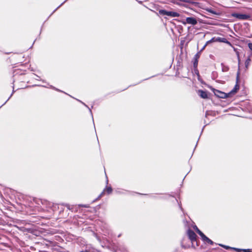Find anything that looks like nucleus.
<instances>
[{
    "label": "nucleus",
    "instance_id": "nucleus-13",
    "mask_svg": "<svg viewBox=\"0 0 252 252\" xmlns=\"http://www.w3.org/2000/svg\"><path fill=\"white\" fill-rule=\"evenodd\" d=\"M221 42L229 43V42H228L227 40L225 38H222Z\"/></svg>",
    "mask_w": 252,
    "mask_h": 252
},
{
    "label": "nucleus",
    "instance_id": "nucleus-23",
    "mask_svg": "<svg viewBox=\"0 0 252 252\" xmlns=\"http://www.w3.org/2000/svg\"><path fill=\"white\" fill-rule=\"evenodd\" d=\"M81 252H88L87 251H81Z\"/></svg>",
    "mask_w": 252,
    "mask_h": 252
},
{
    "label": "nucleus",
    "instance_id": "nucleus-2",
    "mask_svg": "<svg viewBox=\"0 0 252 252\" xmlns=\"http://www.w3.org/2000/svg\"><path fill=\"white\" fill-rule=\"evenodd\" d=\"M232 17L237 18L238 20H249L251 18V16L248 14H241L238 13H232L231 14Z\"/></svg>",
    "mask_w": 252,
    "mask_h": 252
},
{
    "label": "nucleus",
    "instance_id": "nucleus-21",
    "mask_svg": "<svg viewBox=\"0 0 252 252\" xmlns=\"http://www.w3.org/2000/svg\"><path fill=\"white\" fill-rule=\"evenodd\" d=\"M220 246H221L222 247L225 248L226 249H228L229 248V247H227V246H223V245H220Z\"/></svg>",
    "mask_w": 252,
    "mask_h": 252
},
{
    "label": "nucleus",
    "instance_id": "nucleus-18",
    "mask_svg": "<svg viewBox=\"0 0 252 252\" xmlns=\"http://www.w3.org/2000/svg\"><path fill=\"white\" fill-rule=\"evenodd\" d=\"M234 250L236 251V252H240L241 251H242V250L243 249H237V248H235Z\"/></svg>",
    "mask_w": 252,
    "mask_h": 252
},
{
    "label": "nucleus",
    "instance_id": "nucleus-7",
    "mask_svg": "<svg viewBox=\"0 0 252 252\" xmlns=\"http://www.w3.org/2000/svg\"><path fill=\"white\" fill-rule=\"evenodd\" d=\"M200 53L198 52L195 55L194 57V63H193V66L194 68H196L198 65V59L200 58Z\"/></svg>",
    "mask_w": 252,
    "mask_h": 252
},
{
    "label": "nucleus",
    "instance_id": "nucleus-15",
    "mask_svg": "<svg viewBox=\"0 0 252 252\" xmlns=\"http://www.w3.org/2000/svg\"><path fill=\"white\" fill-rule=\"evenodd\" d=\"M243 252H252L250 249H243Z\"/></svg>",
    "mask_w": 252,
    "mask_h": 252
},
{
    "label": "nucleus",
    "instance_id": "nucleus-16",
    "mask_svg": "<svg viewBox=\"0 0 252 252\" xmlns=\"http://www.w3.org/2000/svg\"><path fill=\"white\" fill-rule=\"evenodd\" d=\"M208 11L212 14H217V13L213 10L210 9V10H208Z\"/></svg>",
    "mask_w": 252,
    "mask_h": 252
},
{
    "label": "nucleus",
    "instance_id": "nucleus-10",
    "mask_svg": "<svg viewBox=\"0 0 252 252\" xmlns=\"http://www.w3.org/2000/svg\"><path fill=\"white\" fill-rule=\"evenodd\" d=\"M251 62V57H249L248 58V59L246 60V61H245V67L247 69L248 68Z\"/></svg>",
    "mask_w": 252,
    "mask_h": 252
},
{
    "label": "nucleus",
    "instance_id": "nucleus-11",
    "mask_svg": "<svg viewBox=\"0 0 252 252\" xmlns=\"http://www.w3.org/2000/svg\"><path fill=\"white\" fill-rule=\"evenodd\" d=\"M194 228L195 229L196 232L199 234V235L202 237L204 234L196 226H195Z\"/></svg>",
    "mask_w": 252,
    "mask_h": 252
},
{
    "label": "nucleus",
    "instance_id": "nucleus-3",
    "mask_svg": "<svg viewBox=\"0 0 252 252\" xmlns=\"http://www.w3.org/2000/svg\"><path fill=\"white\" fill-rule=\"evenodd\" d=\"M213 92L215 95L220 98H225L229 96V94H227L224 92L215 89H213Z\"/></svg>",
    "mask_w": 252,
    "mask_h": 252
},
{
    "label": "nucleus",
    "instance_id": "nucleus-12",
    "mask_svg": "<svg viewBox=\"0 0 252 252\" xmlns=\"http://www.w3.org/2000/svg\"><path fill=\"white\" fill-rule=\"evenodd\" d=\"M105 191H107L108 193L109 194L112 192V189L111 187H108L106 189Z\"/></svg>",
    "mask_w": 252,
    "mask_h": 252
},
{
    "label": "nucleus",
    "instance_id": "nucleus-8",
    "mask_svg": "<svg viewBox=\"0 0 252 252\" xmlns=\"http://www.w3.org/2000/svg\"><path fill=\"white\" fill-rule=\"evenodd\" d=\"M188 236H189V239L193 241V240H195L196 239V235L193 231H192L191 230H189L188 231Z\"/></svg>",
    "mask_w": 252,
    "mask_h": 252
},
{
    "label": "nucleus",
    "instance_id": "nucleus-17",
    "mask_svg": "<svg viewBox=\"0 0 252 252\" xmlns=\"http://www.w3.org/2000/svg\"><path fill=\"white\" fill-rule=\"evenodd\" d=\"M216 37H214L211 39V41H212V42H216Z\"/></svg>",
    "mask_w": 252,
    "mask_h": 252
},
{
    "label": "nucleus",
    "instance_id": "nucleus-19",
    "mask_svg": "<svg viewBox=\"0 0 252 252\" xmlns=\"http://www.w3.org/2000/svg\"><path fill=\"white\" fill-rule=\"evenodd\" d=\"M211 43H212V41H211V40H208V41L206 42V43L205 44V46H207V45H208L209 44H210Z\"/></svg>",
    "mask_w": 252,
    "mask_h": 252
},
{
    "label": "nucleus",
    "instance_id": "nucleus-6",
    "mask_svg": "<svg viewBox=\"0 0 252 252\" xmlns=\"http://www.w3.org/2000/svg\"><path fill=\"white\" fill-rule=\"evenodd\" d=\"M197 94L200 97L203 99H207L208 98V92L207 91H204L202 90H199L197 91Z\"/></svg>",
    "mask_w": 252,
    "mask_h": 252
},
{
    "label": "nucleus",
    "instance_id": "nucleus-9",
    "mask_svg": "<svg viewBox=\"0 0 252 252\" xmlns=\"http://www.w3.org/2000/svg\"><path fill=\"white\" fill-rule=\"evenodd\" d=\"M201 238L203 241H206L207 243L210 244L211 245L213 244V242L210 240L209 238H208L207 236H206L205 235H204L202 237H201Z\"/></svg>",
    "mask_w": 252,
    "mask_h": 252
},
{
    "label": "nucleus",
    "instance_id": "nucleus-1",
    "mask_svg": "<svg viewBox=\"0 0 252 252\" xmlns=\"http://www.w3.org/2000/svg\"><path fill=\"white\" fill-rule=\"evenodd\" d=\"M158 12L161 15H167L172 17H178L180 16V14L176 12L167 11L164 9H160Z\"/></svg>",
    "mask_w": 252,
    "mask_h": 252
},
{
    "label": "nucleus",
    "instance_id": "nucleus-20",
    "mask_svg": "<svg viewBox=\"0 0 252 252\" xmlns=\"http://www.w3.org/2000/svg\"><path fill=\"white\" fill-rule=\"evenodd\" d=\"M211 43H212V41H211V40H208V41L206 42V43L205 44V46H207V45H208L209 44H210Z\"/></svg>",
    "mask_w": 252,
    "mask_h": 252
},
{
    "label": "nucleus",
    "instance_id": "nucleus-22",
    "mask_svg": "<svg viewBox=\"0 0 252 252\" xmlns=\"http://www.w3.org/2000/svg\"><path fill=\"white\" fill-rule=\"evenodd\" d=\"M206 46H205V45L203 47L202 49L201 50H203L205 49V48L206 47Z\"/></svg>",
    "mask_w": 252,
    "mask_h": 252
},
{
    "label": "nucleus",
    "instance_id": "nucleus-4",
    "mask_svg": "<svg viewBox=\"0 0 252 252\" xmlns=\"http://www.w3.org/2000/svg\"><path fill=\"white\" fill-rule=\"evenodd\" d=\"M239 75H240V72L238 71L237 74L236 84L234 86V88L233 89V90H232L229 93V94H234L236 93H237V92L239 90V88H240L239 85Z\"/></svg>",
    "mask_w": 252,
    "mask_h": 252
},
{
    "label": "nucleus",
    "instance_id": "nucleus-14",
    "mask_svg": "<svg viewBox=\"0 0 252 252\" xmlns=\"http://www.w3.org/2000/svg\"><path fill=\"white\" fill-rule=\"evenodd\" d=\"M221 39H222L221 37H216V42H221Z\"/></svg>",
    "mask_w": 252,
    "mask_h": 252
},
{
    "label": "nucleus",
    "instance_id": "nucleus-5",
    "mask_svg": "<svg viewBox=\"0 0 252 252\" xmlns=\"http://www.w3.org/2000/svg\"><path fill=\"white\" fill-rule=\"evenodd\" d=\"M186 22L183 23L185 24L186 23H188L189 24H191L192 25H195L197 23V21L196 19L193 17H187L186 19Z\"/></svg>",
    "mask_w": 252,
    "mask_h": 252
}]
</instances>
